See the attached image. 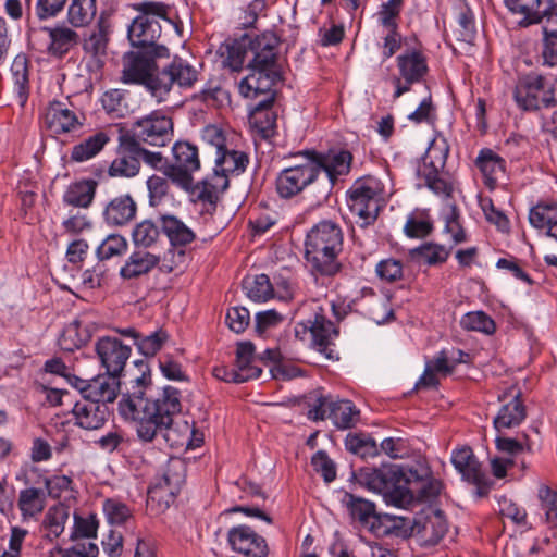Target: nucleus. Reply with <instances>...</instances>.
I'll list each match as a JSON object with an SVG mask.
<instances>
[{"mask_svg": "<svg viewBox=\"0 0 557 557\" xmlns=\"http://www.w3.org/2000/svg\"><path fill=\"white\" fill-rule=\"evenodd\" d=\"M134 363L139 375L129 381L119 401L120 414L134 423L141 442L170 448L182 446L184 438L174 428V418L182 411L181 392L171 385L156 387L148 363Z\"/></svg>", "mask_w": 557, "mask_h": 557, "instance_id": "nucleus-1", "label": "nucleus"}, {"mask_svg": "<svg viewBox=\"0 0 557 557\" xmlns=\"http://www.w3.org/2000/svg\"><path fill=\"white\" fill-rule=\"evenodd\" d=\"M280 37H227L220 46L219 53L225 66L233 71L243 69L247 47L253 52L248 67L250 74L238 85L239 94L256 99L261 92H268L282 79L277 64Z\"/></svg>", "mask_w": 557, "mask_h": 557, "instance_id": "nucleus-2", "label": "nucleus"}, {"mask_svg": "<svg viewBox=\"0 0 557 557\" xmlns=\"http://www.w3.org/2000/svg\"><path fill=\"white\" fill-rule=\"evenodd\" d=\"M133 51L126 54V61L122 71V81L125 84H138L145 86L154 97L157 84L158 59H168L170 50L166 46L143 37H127Z\"/></svg>", "mask_w": 557, "mask_h": 557, "instance_id": "nucleus-3", "label": "nucleus"}, {"mask_svg": "<svg viewBox=\"0 0 557 557\" xmlns=\"http://www.w3.org/2000/svg\"><path fill=\"white\" fill-rule=\"evenodd\" d=\"M412 478L418 479L417 470H410L407 475L397 465L362 468L359 472V480L368 490L382 494L387 503L397 507L412 502L413 494L408 487Z\"/></svg>", "mask_w": 557, "mask_h": 557, "instance_id": "nucleus-4", "label": "nucleus"}, {"mask_svg": "<svg viewBox=\"0 0 557 557\" xmlns=\"http://www.w3.org/2000/svg\"><path fill=\"white\" fill-rule=\"evenodd\" d=\"M342 504L350 518L376 537L396 536L407 539L410 533L404 517L380 513L375 504L352 493L345 492Z\"/></svg>", "mask_w": 557, "mask_h": 557, "instance_id": "nucleus-5", "label": "nucleus"}, {"mask_svg": "<svg viewBox=\"0 0 557 557\" xmlns=\"http://www.w3.org/2000/svg\"><path fill=\"white\" fill-rule=\"evenodd\" d=\"M347 205L357 215L362 227L373 224L379 215L380 202L384 200L385 184L375 175L357 178L347 190Z\"/></svg>", "mask_w": 557, "mask_h": 557, "instance_id": "nucleus-6", "label": "nucleus"}, {"mask_svg": "<svg viewBox=\"0 0 557 557\" xmlns=\"http://www.w3.org/2000/svg\"><path fill=\"white\" fill-rule=\"evenodd\" d=\"M443 146L434 139L426 154L423 157V165L419 170L420 177L425 186L437 196L451 197L454 191L453 183L441 171L444 169L449 147L444 138Z\"/></svg>", "mask_w": 557, "mask_h": 557, "instance_id": "nucleus-7", "label": "nucleus"}, {"mask_svg": "<svg viewBox=\"0 0 557 557\" xmlns=\"http://www.w3.org/2000/svg\"><path fill=\"white\" fill-rule=\"evenodd\" d=\"M307 331L311 334L314 348L325 355L327 359H333L334 350L331 345L338 336V329L327 319L325 310L317 304H313L310 315L299 321L295 326L297 337L306 334Z\"/></svg>", "mask_w": 557, "mask_h": 557, "instance_id": "nucleus-8", "label": "nucleus"}, {"mask_svg": "<svg viewBox=\"0 0 557 557\" xmlns=\"http://www.w3.org/2000/svg\"><path fill=\"white\" fill-rule=\"evenodd\" d=\"M120 131L135 139L139 146L147 144L162 147L172 139L173 122L171 117L154 111L135 121L131 128H120Z\"/></svg>", "mask_w": 557, "mask_h": 557, "instance_id": "nucleus-9", "label": "nucleus"}, {"mask_svg": "<svg viewBox=\"0 0 557 557\" xmlns=\"http://www.w3.org/2000/svg\"><path fill=\"white\" fill-rule=\"evenodd\" d=\"M306 161L282 170L275 180V189L280 198L292 199L319 182V164L310 156Z\"/></svg>", "mask_w": 557, "mask_h": 557, "instance_id": "nucleus-10", "label": "nucleus"}, {"mask_svg": "<svg viewBox=\"0 0 557 557\" xmlns=\"http://www.w3.org/2000/svg\"><path fill=\"white\" fill-rule=\"evenodd\" d=\"M140 14L128 26L127 35H160L163 30L181 34L178 24L166 16L168 5L159 1H146L135 5Z\"/></svg>", "mask_w": 557, "mask_h": 557, "instance_id": "nucleus-11", "label": "nucleus"}, {"mask_svg": "<svg viewBox=\"0 0 557 557\" xmlns=\"http://www.w3.org/2000/svg\"><path fill=\"white\" fill-rule=\"evenodd\" d=\"M513 98L523 111H535L541 107L553 108L557 102L553 88L545 89V77L536 73H528L519 77Z\"/></svg>", "mask_w": 557, "mask_h": 557, "instance_id": "nucleus-12", "label": "nucleus"}, {"mask_svg": "<svg viewBox=\"0 0 557 557\" xmlns=\"http://www.w3.org/2000/svg\"><path fill=\"white\" fill-rule=\"evenodd\" d=\"M173 162H170L168 177L186 193L193 185V173L200 169V159L197 146L189 141H177L172 148Z\"/></svg>", "mask_w": 557, "mask_h": 557, "instance_id": "nucleus-13", "label": "nucleus"}, {"mask_svg": "<svg viewBox=\"0 0 557 557\" xmlns=\"http://www.w3.org/2000/svg\"><path fill=\"white\" fill-rule=\"evenodd\" d=\"M301 154L310 156L312 162L319 164V176L322 172L325 173V181L320 190L319 201L327 199L338 176L347 175L350 172L354 159L351 152L346 149L329 154L314 150H305Z\"/></svg>", "mask_w": 557, "mask_h": 557, "instance_id": "nucleus-14", "label": "nucleus"}, {"mask_svg": "<svg viewBox=\"0 0 557 557\" xmlns=\"http://www.w3.org/2000/svg\"><path fill=\"white\" fill-rule=\"evenodd\" d=\"M198 79V71L186 60L174 57L173 60L157 72L154 97L159 101L165 99L174 85L180 88H191Z\"/></svg>", "mask_w": 557, "mask_h": 557, "instance_id": "nucleus-15", "label": "nucleus"}, {"mask_svg": "<svg viewBox=\"0 0 557 557\" xmlns=\"http://www.w3.org/2000/svg\"><path fill=\"white\" fill-rule=\"evenodd\" d=\"M451 463L463 480L475 486L476 497L483 498L490 494L494 482L483 471L471 447L465 446L453 450Z\"/></svg>", "mask_w": 557, "mask_h": 557, "instance_id": "nucleus-16", "label": "nucleus"}, {"mask_svg": "<svg viewBox=\"0 0 557 557\" xmlns=\"http://www.w3.org/2000/svg\"><path fill=\"white\" fill-rule=\"evenodd\" d=\"M69 383L78 391L83 398L107 406L116 399L121 386L120 376L107 372L90 380L73 375L69 377Z\"/></svg>", "mask_w": 557, "mask_h": 557, "instance_id": "nucleus-17", "label": "nucleus"}, {"mask_svg": "<svg viewBox=\"0 0 557 557\" xmlns=\"http://www.w3.org/2000/svg\"><path fill=\"white\" fill-rule=\"evenodd\" d=\"M140 151L141 146L135 139L119 131L116 157L108 169L109 176L132 178L138 175L141 168L138 156Z\"/></svg>", "mask_w": 557, "mask_h": 557, "instance_id": "nucleus-18", "label": "nucleus"}, {"mask_svg": "<svg viewBox=\"0 0 557 557\" xmlns=\"http://www.w3.org/2000/svg\"><path fill=\"white\" fill-rule=\"evenodd\" d=\"M407 523L408 531L410 532L407 537L411 535L419 536L420 543L423 546H434L445 536L448 530L447 520L442 510H431L425 516H419L411 521L404 518Z\"/></svg>", "mask_w": 557, "mask_h": 557, "instance_id": "nucleus-19", "label": "nucleus"}, {"mask_svg": "<svg viewBox=\"0 0 557 557\" xmlns=\"http://www.w3.org/2000/svg\"><path fill=\"white\" fill-rule=\"evenodd\" d=\"M521 396L522 392L517 385H511L498 395V400L503 405L493 420L498 432L518 426L527 418V408Z\"/></svg>", "mask_w": 557, "mask_h": 557, "instance_id": "nucleus-20", "label": "nucleus"}, {"mask_svg": "<svg viewBox=\"0 0 557 557\" xmlns=\"http://www.w3.org/2000/svg\"><path fill=\"white\" fill-rule=\"evenodd\" d=\"M95 349L106 372L121 376L132 348L116 337L103 336L97 341Z\"/></svg>", "mask_w": 557, "mask_h": 557, "instance_id": "nucleus-21", "label": "nucleus"}, {"mask_svg": "<svg viewBox=\"0 0 557 557\" xmlns=\"http://www.w3.org/2000/svg\"><path fill=\"white\" fill-rule=\"evenodd\" d=\"M227 542L233 550L246 557H267L269 554L265 539L247 524L231 528Z\"/></svg>", "mask_w": 557, "mask_h": 557, "instance_id": "nucleus-22", "label": "nucleus"}, {"mask_svg": "<svg viewBox=\"0 0 557 557\" xmlns=\"http://www.w3.org/2000/svg\"><path fill=\"white\" fill-rule=\"evenodd\" d=\"M42 122L45 128L55 136L75 132L84 125L77 114L59 100L48 103L42 113Z\"/></svg>", "mask_w": 557, "mask_h": 557, "instance_id": "nucleus-23", "label": "nucleus"}, {"mask_svg": "<svg viewBox=\"0 0 557 557\" xmlns=\"http://www.w3.org/2000/svg\"><path fill=\"white\" fill-rule=\"evenodd\" d=\"M227 175L226 172L216 166L212 174L207 175L196 184L193 182L191 188L187 193L195 200L209 203L215 208L220 195L228 188Z\"/></svg>", "mask_w": 557, "mask_h": 557, "instance_id": "nucleus-24", "label": "nucleus"}, {"mask_svg": "<svg viewBox=\"0 0 557 557\" xmlns=\"http://www.w3.org/2000/svg\"><path fill=\"white\" fill-rule=\"evenodd\" d=\"M206 136L210 137L216 146V166L228 173H242L249 162L247 153L238 150H230L224 146L222 132L214 126L206 128Z\"/></svg>", "mask_w": 557, "mask_h": 557, "instance_id": "nucleus-25", "label": "nucleus"}, {"mask_svg": "<svg viewBox=\"0 0 557 557\" xmlns=\"http://www.w3.org/2000/svg\"><path fill=\"white\" fill-rule=\"evenodd\" d=\"M343 247H313L305 245V259L313 272L323 276H334L342 270L338 255Z\"/></svg>", "mask_w": 557, "mask_h": 557, "instance_id": "nucleus-26", "label": "nucleus"}, {"mask_svg": "<svg viewBox=\"0 0 557 557\" xmlns=\"http://www.w3.org/2000/svg\"><path fill=\"white\" fill-rule=\"evenodd\" d=\"M72 412L76 420V425L85 430H98L102 428L110 414L107 405L87 398L76 400Z\"/></svg>", "mask_w": 557, "mask_h": 557, "instance_id": "nucleus-27", "label": "nucleus"}, {"mask_svg": "<svg viewBox=\"0 0 557 557\" xmlns=\"http://www.w3.org/2000/svg\"><path fill=\"white\" fill-rule=\"evenodd\" d=\"M137 214V203L129 194L112 198L103 209V220L109 226H125Z\"/></svg>", "mask_w": 557, "mask_h": 557, "instance_id": "nucleus-28", "label": "nucleus"}, {"mask_svg": "<svg viewBox=\"0 0 557 557\" xmlns=\"http://www.w3.org/2000/svg\"><path fill=\"white\" fill-rule=\"evenodd\" d=\"M260 95H265V98L255 104L250 111V116L255 127L264 138H269L274 136L276 128L277 115L272 110L275 100V91L272 87L270 91L261 92Z\"/></svg>", "mask_w": 557, "mask_h": 557, "instance_id": "nucleus-29", "label": "nucleus"}, {"mask_svg": "<svg viewBox=\"0 0 557 557\" xmlns=\"http://www.w3.org/2000/svg\"><path fill=\"white\" fill-rule=\"evenodd\" d=\"M98 182L92 178H82L71 183L63 193L65 206L88 209L95 199Z\"/></svg>", "mask_w": 557, "mask_h": 557, "instance_id": "nucleus-30", "label": "nucleus"}, {"mask_svg": "<svg viewBox=\"0 0 557 557\" xmlns=\"http://www.w3.org/2000/svg\"><path fill=\"white\" fill-rule=\"evenodd\" d=\"M475 165L484 177L487 188L494 189L500 176L506 172V161L491 148H483L479 151Z\"/></svg>", "mask_w": 557, "mask_h": 557, "instance_id": "nucleus-31", "label": "nucleus"}, {"mask_svg": "<svg viewBox=\"0 0 557 557\" xmlns=\"http://www.w3.org/2000/svg\"><path fill=\"white\" fill-rule=\"evenodd\" d=\"M344 235L341 226L330 220L315 224L306 236L305 245L313 247H343Z\"/></svg>", "mask_w": 557, "mask_h": 557, "instance_id": "nucleus-32", "label": "nucleus"}, {"mask_svg": "<svg viewBox=\"0 0 557 557\" xmlns=\"http://www.w3.org/2000/svg\"><path fill=\"white\" fill-rule=\"evenodd\" d=\"M160 262L161 258L158 255L147 250H134L120 269V276L124 280L137 278L150 273Z\"/></svg>", "mask_w": 557, "mask_h": 557, "instance_id": "nucleus-33", "label": "nucleus"}, {"mask_svg": "<svg viewBox=\"0 0 557 557\" xmlns=\"http://www.w3.org/2000/svg\"><path fill=\"white\" fill-rule=\"evenodd\" d=\"M110 140L111 138L107 132H96L72 147L70 160L75 163L86 162L97 157Z\"/></svg>", "mask_w": 557, "mask_h": 557, "instance_id": "nucleus-34", "label": "nucleus"}, {"mask_svg": "<svg viewBox=\"0 0 557 557\" xmlns=\"http://www.w3.org/2000/svg\"><path fill=\"white\" fill-rule=\"evenodd\" d=\"M160 222L161 230L168 237L172 248L186 247L196 238L193 230L174 215H162Z\"/></svg>", "mask_w": 557, "mask_h": 557, "instance_id": "nucleus-35", "label": "nucleus"}, {"mask_svg": "<svg viewBox=\"0 0 557 557\" xmlns=\"http://www.w3.org/2000/svg\"><path fill=\"white\" fill-rule=\"evenodd\" d=\"M495 445L500 453L507 455L506 458L516 459L517 465L521 469L525 468L524 455L530 454L532 450V445L527 434L522 433L517 437L498 435L495 438Z\"/></svg>", "mask_w": 557, "mask_h": 557, "instance_id": "nucleus-36", "label": "nucleus"}, {"mask_svg": "<svg viewBox=\"0 0 557 557\" xmlns=\"http://www.w3.org/2000/svg\"><path fill=\"white\" fill-rule=\"evenodd\" d=\"M183 482V471H177L174 465L169 466L165 469L162 478L149 488L148 496L150 499L158 498L159 500L166 496L173 498L180 492Z\"/></svg>", "mask_w": 557, "mask_h": 557, "instance_id": "nucleus-37", "label": "nucleus"}, {"mask_svg": "<svg viewBox=\"0 0 557 557\" xmlns=\"http://www.w3.org/2000/svg\"><path fill=\"white\" fill-rule=\"evenodd\" d=\"M401 77L408 83H418L428 72L426 60L421 52L413 50L397 58Z\"/></svg>", "mask_w": 557, "mask_h": 557, "instance_id": "nucleus-38", "label": "nucleus"}, {"mask_svg": "<svg viewBox=\"0 0 557 557\" xmlns=\"http://www.w3.org/2000/svg\"><path fill=\"white\" fill-rule=\"evenodd\" d=\"M91 338V333L86 326H82L79 320H74L63 329L58 344L62 350L74 351L86 345Z\"/></svg>", "mask_w": 557, "mask_h": 557, "instance_id": "nucleus-39", "label": "nucleus"}, {"mask_svg": "<svg viewBox=\"0 0 557 557\" xmlns=\"http://www.w3.org/2000/svg\"><path fill=\"white\" fill-rule=\"evenodd\" d=\"M242 286L252 301L264 302L274 297V286L267 274L247 275Z\"/></svg>", "mask_w": 557, "mask_h": 557, "instance_id": "nucleus-40", "label": "nucleus"}, {"mask_svg": "<svg viewBox=\"0 0 557 557\" xmlns=\"http://www.w3.org/2000/svg\"><path fill=\"white\" fill-rule=\"evenodd\" d=\"M360 411L351 400H334L331 405L329 419L333 421L336 428L347 430L354 428L359 420Z\"/></svg>", "mask_w": 557, "mask_h": 557, "instance_id": "nucleus-41", "label": "nucleus"}, {"mask_svg": "<svg viewBox=\"0 0 557 557\" xmlns=\"http://www.w3.org/2000/svg\"><path fill=\"white\" fill-rule=\"evenodd\" d=\"M11 72L18 103L24 107L29 96L28 60L25 54L20 53L14 58Z\"/></svg>", "mask_w": 557, "mask_h": 557, "instance_id": "nucleus-42", "label": "nucleus"}, {"mask_svg": "<svg viewBox=\"0 0 557 557\" xmlns=\"http://www.w3.org/2000/svg\"><path fill=\"white\" fill-rule=\"evenodd\" d=\"M17 506L23 517L39 515L46 506L45 490L36 487L22 490L18 495Z\"/></svg>", "mask_w": 557, "mask_h": 557, "instance_id": "nucleus-43", "label": "nucleus"}, {"mask_svg": "<svg viewBox=\"0 0 557 557\" xmlns=\"http://www.w3.org/2000/svg\"><path fill=\"white\" fill-rule=\"evenodd\" d=\"M161 224L158 225L150 219L137 223L132 231V239L136 247L144 250L153 247L161 237Z\"/></svg>", "mask_w": 557, "mask_h": 557, "instance_id": "nucleus-44", "label": "nucleus"}, {"mask_svg": "<svg viewBox=\"0 0 557 557\" xmlns=\"http://www.w3.org/2000/svg\"><path fill=\"white\" fill-rule=\"evenodd\" d=\"M557 220V201H539L533 206L529 212L530 224L539 230L546 228L553 225Z\"/></svg>", "mask_w": 557, "mask_h": 557, "instance_id": "nucleus-45", "label": "nucleus"}, {"mask_svg": "<svg viewBox=\"0 0 557 557\" xmlns=\"http://www.w3.org/2000/svg\"><path fill=\"white\" fill-rule=\"evenodd\" d=\"M96 12V0H72L67 18L74 27H83L94 20Z\"/></svg>", "mask_w": 557, "mask_h": 557, "instance_id": "nucleus-46", "label": "nucleus"}, {"mask_svg": "<svg viewBox=\"0 0 557 557\" xmlns=\"http://www.w3.org/2000/svg\"><path fill=\"white\" fill-rule=\"evenodd\" d=\"M505 4L512 13L523 16L518 22L520 26L527 27L537 23L541 0H505Z\"/></svg>", "mask_w": 557, "mask_h": 557, "instance_id": "nucleus-47", "label": "nucleus"}, {"mask_svg": "<svg viewBox=\"0 0 557 557\" xmlns=\"http://www.w3.org/2000/svg\"><path fill=\"white\" fill-rule=\"evenodd\" d=\"M67 519L69 509L65 506L57 505L49 508L44 519L49 541L58 539L63 533Z\"/></svg>", "mask_w": 557, "mask_h": 557, "instance_id": "nucleus-48", "label": "nucleus"}, {"mask_svg": "<svg viewBox=\"0 0 557 557\" xmlns=\"http://www.w3.org/2000/svg\"><path fill=\"white\" fill-rule=\"evenodd\" d=\"M403 4L404 0H388L381 5V9L376 13L377 22L389 35H396Z\"/></svg>", "mask_w": 557, "mask_h": 557, "instance_id": "nucleus-49", "label": "nucleus"}, {"mask_svg": "<svg viewBox=\"0 0 557 557\" xmlns=\"http://www.w3.org/2000/svg\"><path fill=\"white\" fill-rule=\"evenodd\" d=\"M410 255L413 259L422 260L429 265H436L447 260L449 251L442 245L426 243L411 249Z\"/></svg>", "mask_w": 557, "mask_h": 557, "instance_id": "nucleus-50", "label": "nucleus"}, {"mask_svg": "<svg viewBox=\"0 0 557 557\" xmlns=\"http://www.w3.org/2000/svg\"><path fill=\"white\" fill-rule=\"evenodd\" d=\"M460 325L467 331L481 332L486 335H492L496 331L494 320L483 311L466 313L460 320Z\"/></svg>", "mask_w": 557, "mask_h": 557, "instance_id": "nucleus-51", "label": "nucleus"}, {"mask_svg": "<svg viewBox=\"0 0 557 557\" xmlns=\"http://www.w3.org/2000/svg\"><path fill=\"white\" fill-rule=\"evenodd\" d=\"M98 528L99 521L96 515H89L88 517H81L78 515H74V525L70 535V540L91 541L97 537Z\"/></svg>", "mask_w": 557, "mask_h": 557, "instance_id": "nucleus-52", "label": "nucleus"}, {"mask_svg": "<svg viewBox=\"0 0 557 557\" xmlns=\"http://www.w3.org/2000/svg\"><path fill=\"white\" fill-rule=\"evenodd\" d=\"M255 359V345L247 341V342H239L237 343L236 347V359H235V366L246 374H251L255 371L258 372V377H260L262 373V369L258 366L253 364Z\"/></svg>", "mask_w": 557, "mask_h": 557, "instance_id": "nucleus-53", "label": "nucleus"}, {"mask_svg": "<svg viewBox=\"0 0 557 557\" xmlns=\"http://www.w3.org/2000/svg\"><path fill=\"white\" fill-rule=\"evenodd\" d=\"M528 263L515 256L509 255L505 258H499L496 262V268L508 271L516 280L523 282L524 284L532 286L534 284L533 278L527 272Z\"/></svg>", "mask_w": 557, "mask_h": 557, "instance_id": "nucleus-54", "label": "nucleus"}, {"mask_svg": "<svg viewBox=\"0 0 557 557\" xmlns=\"http://www.w3.org/2000/svg\"><path fill=\"white\" fill-rule=\"evenodd\" d=\"M169 339L166 331L159 329L147 336L139 335L135 346L146 357H153Z\"/></svg>", "mask_w": 557, "mask_h": 557, "instance_id": "nucleus-55", "label": "nucleus"}, {"mask_svg": "<svg viewBox=\"0 0 557 557\" xmlns=\"http://www.w3.org/2000/svg\"><path fill=\"white\" fill-rule=\"evenodd\" d=\"M128 247L127 240L120 234L109 235L97 248V256L100 260H107L115 256H122Z\"/></svg>", "mask_w": 557, "mask_h": 557, "instance_id": "nucleus-56", "label": "nucleus"}, {"mask_svg": "<svg viewBox=\"0 0 557 557\" xmlns=\"http://www.w3.org/2000/svg\"><path fill=\"white\" fill-rule=\"evenodd\" d=\"M102 508L111 524H123L132 517L129 507L115 498H107L103 502Z\"/></svg>", "mask_w": 557, "mask_h": 557, "instance_id": "nucleus-57", "label": "nucleus"}, {"mask_svg": "<svg viewBox=\"0 0 557 557\" xmlns=\"http://www.w3.org/2000/svg\"><path fill=\"white\" fill-rule=\"evenodd\" d=\"M541 507L545 511L546 521L557 527V492L546 485H542L537 493Z\"/></svg>", "mask_w": 557, "mask_h": 557, "instance_id": "nucleus-58", "label": "nucleus"}, {"mask_svg": "<svg viewBox=\"0 0 557 557\" xmlns=\"http://www.w3.org/2000/svg\"><path fill=\"white\" fill-rule=\"evenodd\" d=\"M103 109L110 113L121 117L127 111L125 103V92L121 89H110L106 91L101 98Z\"/></svg>", "mask_w": 557, "mask_h": 557, "instance_id": "nucleus-59", "label": "nucleus"}, {"mask_svg": "<svg viewBox=\"0 0 557 557\" xmlns=\"http://www.w3.org/2000/svg\"><path fill=\"white\" fill-rule=\"evenodd\" d=\"M345 445L347 450L362 457L367 455H376L379 453L375 440L370 437L366 438L358 434H348Z\"/></svg>", "mask_w": 557, "mask_h": 557, "instance_id": "nucleus-60", "label": "nucleus"}, {"mask_svg": "<svg viewBox=\"0 0 557 557\" xmlns=\"http://www.w3.org/2000/svg\"><path fill=\"white\" fill-rule=\"evenodd\" d=\"M169 177L159 176V175H151L148 177L146 184L148 188V196H149V205L151 207L159 206L164 197L169 193Z\"/></svg>", "mask_w": 557, "mask_h": 557, "instance_id": "nucleus-61", "label": "nucleus"}, {"mask_svg": "<svg viewBox=\"0 0 557 557\" xmlns=\"http://www.w3.org/2000/svg\"><path fill=\"white\" fill-rule=\"evenodd\" d=\"M72 542V546L58 549L61 557H98L99 547L95 542L87 540Z\"/></svg>", "mask_w": 557, "mask_h": 557, "instance_id": "nucleus-62", "label": "nucleus"}, {"mask_svg": "<svg viewBox=\"0 0 557 557\" xmlns=\"http://www.w3.org/2000/svg\"><path fill=\"white\" fill-rule=\"evenodd\" d=\"M311 466L317 473L322 475L324 482L331 483L336 479V466L326 451L318 450L311 457Z\"/></svg>", "mask_w": 557, "mask_h": 557, "instance_id": "nucleus-63", "label": "nucleus"}, {"mask_svg": "<svg viewBox=\"0 0 557 557\" xmlns=\"http://www.w3.org/2000/svg\"><path fill=\"white\" fill-rule=\"evenodd\" d=\"M212 374L215 379L226 383H244L249 380L258 379V372L255 371L251 374L243 373L237 367L230 368L224 364L215 366L212 369Z\"/></svg>", "mask_w": 557, "mask_h": 557, "instance_id": "nucleus-64", "label": "nucleus"}]
</instances>
